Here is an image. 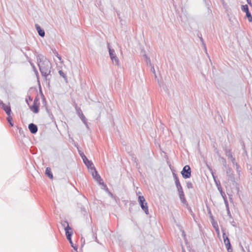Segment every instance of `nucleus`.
I'll return each mask as SVG.
<instances>
[{"instance_id":"nucleus-1","label":"nucleus","mask_w":252,"mask_h":252,"mask_svg":"<svg viewBox=\"0 0 252 252\" xmlns=\"http://www.w3.org/2000/svg\"><path fill=\"white\" fill-rule=\"evenodd\" d=\"M38 65L40 71L44 76L48 75L51 72V63L46 58H39Z\"/></svg>"},{"instance_id":"nucleus-2","label":"nucleus","mask_w":252,"mask_h":252,"mask_svg":"<svg viewBox=\"0 0 252 252\" xmlns=\"http://www.w3.org/2000/svg\"><path fill=\"white\" fill-rule=\"evenodd\" d=\"M63 225L64 226V229L65 231V235L67 240L69 241L70 244H72V242L71 240V235L72 234V231L71 227L69 226L68 223L65 221Z\"/></svg>"},{"instance_id":"nucleus-3","label":"nucleus","mask_w":252,"mask_h":252,"mask_svg":"<svg viewBox=\"0 0 252 252\" xmlns=\"http://www.w3.org/2000/svg\"><path fill=\"white\" fill-rule=\"evenodd\" d=\"M138 201L143 210L145 212L146 214H148V207L144 196L140 195L139 196Z\"/></svg>"},{"instance_id":"nucleus-4","label":"nucleus","mask_w":252,"mask_h":252,"mask_svg":"<svg viewBox=\"0 0 252 252\" xmlns=\"http://www.w3.org/2000/svg\"><path fill=\"white\" fill-rule=\"evenodd\" d=\"M181 174L185 179L190 178L191 176V169L189 166H185L181 172Z\"/></svg>"},{"instance_id":"nucleus-5","label":"nucleus","mask_w":252,"mask_h":252,"mask_svg":"<svg viewBox=\"0 0 252 252\" xmlns=\"http://www.w3.org/2000/svg\"><path fill=\"white\" fill-rule=\"evenodd\" d=\"M90 171L91 172L94 180L98 182L100 184H103V181L100 176L98 174L97 171L95 170L94 167H91Z\"/></svg>"},{"instance_id":"nucleus-6","label":"nucleus","mask_w":252,"mask_h":252,"mask_svg":"<svg viewBox=\"0 0 252 252\" xmlns=\"http://www.w3.org/2000/svg\"><path fill=\"white\" fill-rule=\"evenodd\" d=\"M40 102L38 99H35L33 105L30 107L31 110L34 113H37L39 111Z\"/></svg>"},{"instance_id":"nucleus-7","label":"nucleus","mask_w":252,"mask_h":252,"mask_svg":"<svg viewBox=\"0 0 252 252\" xmlns=\"http://www.w3.org/2000/svg\"><path fill=\"white\" fill-rule=\"evenodd\" d=\"M81 156L83 158L84 162L91 171V168L92 167H94L93 163L89 161L88 159L86 158V157L84 155H83V154H81Z\"/></svg>"},{"instance_id":"nucleus-8","label":"nucleus","mask_w":252,"mask_h":252,"mask_svg":"<svg viewBox=\"0 0 252 252\" xmlns=\"http://www.w3.org/2000/svg\"><path fill=\"white\" fill-rule=\"evenodd\" d=\"M0 104L7 115L11 114V108L9 104H6L3 102H0Z\"/></svg>"},{"instance_id":"nucleus-9","label":"nucleus","mask_w":252,"mask_h":252,"mask_svg":"<svg viewBox=\"0 0 252 252\" xmlns=\"http://www.w3.org/2000/svg\"><path fill=\"white\" fill-rule=\"evenodd\" d=\"M29 129L32 133H35L37 131V127L33 124H31L29 125Z\"/></svg>"},{"instance_id":"nucleus-10","label":"nucleus","mask_w":252,"mask_h":252,"mask_svg":"<svg viewBox=\"0 0 252 252\" xmlns=\"http://www.w3.org/2000/svg\"><path fill=\"white\" fill-rule=\"evenodd\" d=\"M45 174L50 178V179H53V175L51 172V170L50 168L47 167L46 168L45 170Z\"/></svg>"},{"instance_id":"nucleus-11","label":"nucleus","mask_w":252,"mask_h":252,"mask_svg":"<svg viewBox=\"0 0 252 252\" xmlns=\"http://www.w3.org/2000/svg\"><path fill=\"white\" fill-rule=\"evenodd\" d=\"M36 30L38 32L39 35L42 37L44 36L45 35L44 31L40 28L39 26L36 25Z\"/></svg>"},{"instance_id":"nucleus-12","label":"nucleus","mask_w":252,"mask_h":252,"mask_svg":"<svg viewBox=\"0 0 252 252\" xmlns=\"http://www.w3.org/2000/svg\"><path fill=\"white\" fill-rule=\"evenodd\" d=\"M246 17L248 19V20L250 22H252V16L251 15V13L249 11L246 12Z\"/></svg>"},{"instance_id":"nucleus-13","label":"nucleus","mask_w":252,"mask_h":252,"mask_svg":"<svg viewBox=\"0 0 252 252\" xmlns=\"http://www.w3.org/2000/svg\"><path fill=\"white\" fill-rule=\"evenodd\" d=\"M8 115V117H7V121L8 122L9 124L11 125V126H13V125L12 123V116H11V114H9V115Z\"/></svg>"},{"instance_id":"nucleus-14","label":"nucleus","mask_w":252,"mask_h":252,"mask_svg":"<svg viewBox=\"0 0 252 252\" xmlns=\"http://www.w3.org/2000/svg\"><path fill=\"white\" fill-rule=\"evenodd\" d=\"M242 10L245 13L249 11V8L247 5H244L242 6Z\"/></svg>"},{"instance_id":"nucleus-15","label":"nucleus","mask_w":252,"mask_h":252,"mask_svg":"<svg viewBox=\"0 0 252 252\" xmlns=\"http://www.w3.org/2000/svg\"><path fill=\"white\" fill-rule=\"evenodd\" d=\"M224 243L225 244V245H229V244H230L229 240L228 238L227 237H226V238H224V240H223Z\"/></svg>"},{"instance_id":"nucleus-16","label":"nucleus","mask_w":252,"mask_h":252,"mask_svg":"<svg viewBox=\"0 0 252 252\" xmlns=\"http://www.w3.org/2000/svg\"><path fill=\"white\" fill-rule=\"evenodd\" d=\"M225 246L228 252H232V249L231 248L230 244H229V245H226Z\"/></svg>"},{"instance_id":"nucleus-17","label":"nucleus","mask_w":252,"mask_h":252,"mask_svg":"<svg viewBox=\"0 0 252 252\" xmlns=\"http://www.w3.org/2000/svg\"><path fill=\"white\" fill-rule=\"evenodd\" d=\"M109 53H110V55L111 59L112 60H113V59L116 60L115 57L114 56V54L112 53V51L110 49H109Z\"/></svg>"},{"instance_id":"nucleus-18","label":"nucleus","mask_w":252,"mask_h":252,"mask_svg":"<svg viewBox=\"0 0 252 252\" xmlns=\"http://www.w3.org/2000/svg\"><path fill=\"white\" fill-rule=\"evenodd\" d=\"M56 56L61 61V63H63V61L62 60L61 57L59 55L58 53H56Z\"/></svg>"},{"instance_id":"nucleus-19","label":"nucleus","mask_w":252,"mask_h":252,"mask_svg":"<svg viewBox=\"0 0 252 252\" xmlns=\"http://www.w3.org/2000/svg\"><path fill=\"white\" fill-rule=\"evenodd\" d=\"M59 73L60 75L61 76H63V78H64L65 77V75L64 74V73L63 72V71L60 70L59 71Z\"/></svg>"},{"instance_id":"nucleus-20","label":"nucleus","mask_w":252,"mask_h":252,"mask_svg":"<svg viewBox=\"0 0 252 252\" xmlns=\"http://www.w3.org/2000/svg\"><path fill=\"white\" fill-rule=\"evenodd\" d=\"M247 0V1L248 3L250 5L252 6V2H251V0Z\"/></svg>"},{"instance_id":"nucleus-21","label":"nucleus","mask_w":252,"mask_h":252,"mask_svg":"<svg viewBox=\"0 0 252 252\" xmlns=\"http://www.w3.org/2000/svg\"><path fill=\"white\" fill-rule=\"evenodd\" d=\"M222 237H223V240H224V238H226V237H227V236H226V234H225V233H223Z\"/></svg>"}]
</instances>
